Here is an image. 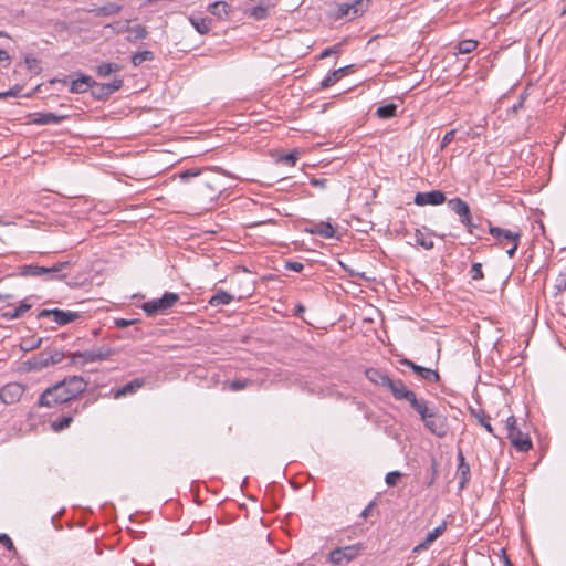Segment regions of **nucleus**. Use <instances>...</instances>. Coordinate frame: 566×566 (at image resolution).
Instances as JSON below:
<instances>
[{
    "mask_svg": "<svg viewBox=\"0 0 566 566\" xmlns=\"http://www.w3.org/2000/svg\"><path fill=\"white\" fill-rule=\"evenodd\" d=\"M87 381L81 376L65 377L63 380L46 388L39 398L41 407L52 408L76 399L86 390Z\"/></svg>",
    "mask_w": 566,
    "mask_h": 566,
    "instance_id": "nucleus-1",
    "label": "nucleus"
},
{
    "mask_svg": "<svg viewBox=\"0 0 566 566\" xmlns=\"http://www.w3.org/2000/svg\"><path fill=\"white\" fill-rule=\"evenodd\" d=\"M489 233L495 239V244L501 249H506L509 258H513L520 245L522 237L521 231H512L509 229H502L500 227L492 226L489 222Z\"/></svg>",
    "mask_w": 566,
    "mask_h": 566,
    "instance_id": "nucleus-2",
    "label": "nucleus"
},
{
    "mask_svg": "<svg viewBox=\"0 0 566 566\" xmlns=\"http://www.w3.org/2000/svg\"><path fill=\"white\" fill-rule=\"evenodd\" d=\"M70 268V262H56L49 266L29 264L21 268V274L24 276H45L46 279H64L66 274L62 273Z\"/></svg>",
    "mask_w": 566,
    "mask_h": 566,
    "instance_id": "nucleus-3",
    "label": "nucleus"
},
{
    "mask_svg": "<svg viewBox=\"0 0 566 566\" xmlns=\"http://www.w3.org/2000/svg\"><path fill=\"white\" fill-rule=\"evenodd\" d=\"M505 429L507 431V439L516 451L527 452L532 449L533 443L530 436L517 427V420L514 416H510L506 419Z\"/></svg>",
    "mask_w": 566,
    "mask_h": 566,
    "instance_id": "nucleus-4",
    "label": "nucleus"
},
{
    "mask_svg": "<svg viewBox=\"0 0 566 566\" xmlns=\"http://www.w3.org/2000/svg\"><path fill=\"white\" fill-rule=\"evenodd\" d=\"M389 390L396 400L408 402L420 415L421 419L424 420V403L417 399L416 394L408 389L402 380L395 379Z\"/></svg>",
    "mask_w": 566,
    "mask_h": 566,
    "instance_id": "nucleus-5",
    "label": "nucleus"
},
{
    "mask_svg": "<svg viewBox=\"0 0 566 566\" xmlns=\"http://www.w3.org/2000/svg\"><path fill=\"white\" fill-rule=\"evenodd\" d=\"M179 301V294L165 292L161 297L143 303L142 308L148 316L165 313Z\"/></svg>",
    "mask_w": 566,
    "mask_h": 566,
    "instance_id": "nucleus-6",
    "label": "nucleus"
},
{
    "mask_svg": "<svg viewBox=\"0 0 566 566\" xmlns=\"http://www.w3.org/2000/svg\"><path fill=\"white\" fill-rule=\"evenodd\" d=\"M448 207L459 217V221L467 228L469 233L474 234V230L478 228L473 223L472 214L469 205L461 198H453L448 201Z\"/></svg>",
    "mask_w": 566,
    "mask_h": 566,
    "instance_id": "nucleus-7",
    "label": "nucleus"
},
{
    "mask_svg": "<svg viewBox=\"0 0 566 566\" xmlns=\"http://www.w3.org/2000/svg\"><path fill=\"white\" fill-rule=\"evenodd\" d=\"M427 429L439 438H444L450 431L447 417L442 413L434 412L431 407L427 405Z\"/></svg>",
    "mask_w": 566,
    "mask_h": 566,
    "instance_id": "nucleus-8",
    "label": "nucleus"
},
{
    "mask_svg": "<svg viewBox=\"0 0 566 566\" xmlns=\"http://www.w3.org/2000/svg\"><path fill=\"white\" fill-rule=\"evenodd\" d=\"M358 553L359 548L355 545L337 547L328 554V562L342 566L355 559Z\"/></svg>",
    "mask_w": 566,
    "mask_h": 566,
    "instance_id": "nucleus-9",
    "label": "nucleus"
},
{
    "mask_svg": "<svg viewBox=\"0 0 566 566\" xmlns=\"http://www.w3.org/2000/svg\"><path fill=\"white\" fill-rule=\"evenodd\" d=\"M50 316L53 317V321L59 326H64L69 323L76 321L80 317V314L77 312L64 311L60 308H44L40 311L38 314V318H44Z\"/></svg>",
    "mask_w": 566,
    "mask_h": 566,
    "instance_id": "nucleus-10",
    "label": "nucleus"
},
{
    "mask_svg": "<svg viewBox=\"0 0 566 566\" xmlns=\"http://www.w3.org/2000/svg\"><path fill=\"white\" fill-rule=\"evenodd\" d=\"M24 387L19 382H9L0 389V403L8 406L20 401Z\"/></svg>",
    "mask_w": 566,
    "mask_h": 566,
    "instance_id": "nucleus-11",
    "label": "nucleus"
},
{
    "mask_svg": "<svg viewBox=\"0 0 566 566\" xmlns=\"http://www.w3.org/2000/svg\"><path fill=\"white\" fill-rule=\"evenodd\" d=\"M123 84H124V81L122 78H114L109 83H97L95 81V84L92 87V96L95 99H99V101L106 99L113 93L120 90Z\"/></svg>",
    "mask_w": 566,
    "mask_h": 566,
    "instance_id": "nucleus-12",
    "label": "nucleus"
},
{
    "mask_svg": "<svg viewBox=\"0 0 566 566\" xmlns=\"http://www.w3.org/2000/svg\"><path fill=\"white\" fill-rule=\"evenodd\" d=\"M65 355L62 350L50 349L41 352L38 357L34 358L32 366L34 368H44L51 365L61 363Z\"/></svg>",
    "mask_w": 566,
    "mask_h": 566,
    "instance_id": "nucleus-13",
    "label": "nucleus"
},
{
    "mask_svg": "<svg viewBox=\"0 0 566 566\" xmlns=\"http://www.w3.org/2000/svg\"><path fill=\"white\" fill-rule=\"evenodd\" d=\"M31 307L32 304L30 303L29 298L20 301L17 306L8 303L7 305L0 307L1 317L7 321L17 319L22 317Z\"/></svg>",
    "mask_w": 566,
    "mask_h": 566,
    "instance_id": "nucleus-14",
    "label": "nucleus"
},
{
    "mask_svg": "<svg viewBox=\"0 0 566 566\" xmlns=\"http://www.w3.org/2000/svg\"><path fill=\"white\" fill-rule=\"evenodd\" d=\"M457 459L458 467L455 471V476L458 479L459 490H463L471 479L470 464L467 462L461 449H459L458 451Z\"/></svg>",
    "mask_w": 566,
    "mask_h": 566,
    "instance_id": "nucleus-15",
    "label": "nucleus"
},
{
    "mask_svg": "<svg viewBox=\"0 0 566 566\" xmlns=\"http://www.w3.org/2000/svg\"><path fill=\"white\" fill-rule=\"evenodd\" d=\"M76 77L71 81L69 91L73 94H83L88 90L92 91L93 85L95 84V80L86 74L78 73L75 74Z\"/></svg>",
    "mask_w": 566,
    "mask_h": 566,
    "instance_id": "nucleus-16",
    "label": "nucleus"
},
{
    "mask_svg": "<svg viewBox=\"0 0 566 566\" xmlns=\"http://www.w3.org/2000/svg\"><path fill=\"white\" fill-rule=\"evenodd\" d=\"M32 118L30 119L31 124L34 125H50V124H60L64 119L67 118L65 115H57L55 113H43L38 112L31 115Z\"/></svg>",
    "mask_w": 566,
    "mask_h": 566,
    "instance_id": "nucleus-17",
    "label": "nucleus"
},
{
    "mask_svg": "<svg viewBox=\"0 0 566 566\" xmlns=\"http://www.w3.org/2000/svg\"><path fill=\"white\" fill-rule=\"evenodd\" d=\"M144 384H145L144 379L135 378V379L128 381L127 384H125L124 386L113 389V397L115 399H119L122 397L133 395V394L137 392V390H139L144 386Z\"/></svg>",
    "mask_w": 566,
    "mask_h": 566,
    "instance_id": "nucleus-18",
    "label": "nucleus"
},
{
    "mask_svg": "<svg viewBox=\"0 0 566 566\" xmlns=\"http://www.w3.org/2000/svg\"><path fill=\"white\" fill-rule=\"evenodd\" d=\"M366 378L375 385L388 388L392 385L395 379H391L388 375L384 374L377 368H368L365 371Z\"/></svg>",
    "mask_w": 566,
    "mask_h": 566,
    "instance_id": "nucleus-19",
    "label": "nucleus"
},
{
    "mask_svg": "<svg viewBox=\"0 0 566 566\" xmlns=\"http://www.w3.org/2000/svg\"><path fill=\"white\" fill-rule=\"evenodd\" d=\"M306 231L324 239H332L335 237V228L329 222L325 221L313 224L311 228H307Z\"/></svg>",
    "mask_w": 566,
    "mask_h": 566,
    "instance_id": "nucleus-20",
    "label": "nucleus"
},
{
    "mask_svg": "<svg viewBox=\"0 0 566 566\" xmlns=\"http://www.w3.org/2000/svg\"><path fill=\"white\" fill-rule=\"evenodd\" d=\"M353 67V65H347L339 67L337 70H334L332 73H329L322 82L321 87L327 88L335 83H337L345 74L348 73V71Z\"/></svg>",
    "mask_w": 566,
    "mask_h": 566,
    "instance_id": "nucleus-21",
    "label": "nucleus"
},
{
    "mask_svg": "<svg viewBox=\"0 0 566 566\" xmlns=\"http://www.w3.org/2000/svg\"><path fill=\"white\" fill-rule=\"evenodd\" d=\"M122 9L123 7L116 2H107L104 6L90 10V12L94 13L96 17H112L119 13Z\"/></svg>",
    "mask_w": 566,
    "mask_h": 566,
    "instance_id": "nucleus-22",
    "label": "nucleus"
},
{
    "mask_svg": "<svg viewBox=\"0 0 566 566\" xmlns=\"http://www.w3.org/2000/svg\"><path fill=\"white\" fill-rule=\"evenodd\" d=\"M234 300V296L231 295L230 293L223 291V290H219L216 294H213L210 300H209V304L211 306H221V305H228L230 304L232 301Z\"/></svg>",
    "mask_w": 566,
    "mask_h": 566,
    "instance_id": "nucleus-23",
    "label": "nucleus"
},
{
    "mask_svg": "<svg viewBox=\"0 0 566 566\" xmlns=\"http://www.w3.org/2000/svg\"><path fill=\"white\" fill-rule=\"evenodd\" d=\"M208 10L218 19H224L230 12V6L226 1H216L209 6Z\"/></svg>",
    "mask_w": 566,
    "mask_h": 566,
    "instance_id": "nucleus-24",
    "label": "nucleus"
},
{
    "mask_svg": "<svg viewBox=\"0 0 566 566\" xmlns=\"http://www.w3.org/2000/svg\"><path fill=\"white\" fill-rule=\"evenodd\" d=\"M471 416H473L481 426L485 428L488 432L493 434V427L490 423V416L485 413L483 409H470Z\"/></svg>",
    "mask_w": 566,
    "mask_h": 566,
    "instance_id": "nucleus-25",
    "label": "nucleus"
},
{
    "mask_svg": "<svg viewBox=\"0 0 566 566\" xmlns=\"http://www.w3.org/2000/svg\"><path fill=\"white\" fill-rule=\"evenodd\" d=\"M190 23L196 29V31L200 34H207L211 28V20L208 18H190Z\"/></svg>",
    "mask_w": 566,
    "mask_h": 566,
    "instance_id": "nucleus-26",
    "label": "nucleus"
},
{
    "mask_svg": "<svg viewBox=\"0 0 566 566\" xmlns=\"http://www.w3.org/2000/svg\"><path fill=\"white\" fill-rule=\"evenodd\" d=\"M122 66L117 63H102L96 66L95 72L99 77H106L112 73L119 72Z\"/></svg>",
    "mask_w": 566,
    "mask_h": 566,
    "instance_id": "nucleus-27",
    "label": "nucleus"
},
{
    "mask_svg": "<svg viewBox=\"0 0 566 566\" xmlns=\"http://www.w3.org/2000/svg\"><path fill=\"white\" fill-rule=\"evenodd\" d=\"M72 361L74 364L81 363V364H87V363H94L97 361L95 357V352L93 350H85V352H76L72 354Z\"/></svg>",
    "mask_w": 566,
    "mask_h": 566,
    "instance_id": "nucleus-28",
    "label": "nucleus"
},
{
    "mask_svg": "<svg viewBox=\"0 0 566 566\" xmlns=\"http://www.w3.org/2000/svg\"><path fill=\"white\" fill-rule=\"evenodd\" d=\"M478 46V41L472 39H467L458 42L455 45L457 54H469L473 52Z\"/></svg>",
    "mask_w": 566,
    "mask_h": 566,
    "instance_id": "nucleus-29",
    "label": "nucleus"
},
{
    "mask_svg": "<svg viewBox=\"0 0 566 566\" xmlns=\"http://www.w3.org/2000/svg\"><path fill=\"white\" fill-rule=\"evenodd\" d=\"M370 0H355L349 3L352 19L361 15L369 7Z\"/></svg>",
    "mask_w": 566,
    "mask_h": 566,
    "instance_id": "nucleus-30",
    "label": "nucleus"
},
{
    "mask_svg": "<svg viewBox=\"0 0 566 566\" xmlns=\"http://www.w3.org/2000/svg\"><path fill=\"white\" fill-rule=\"evenodd\" d=\"M212 174H213V171L208 168H205V169L190 168V169H186V170L181 171L179 174V178L182 181H188L190 178H193V177H198V176H202V175H212Z\"/></svg>",
    "mask_w": 566,
    "mask_h": 566,
    "instance_id": "nucleus-31",
    "label": "nucleus"
},
{
    "mask_svg": "<svg viewBox=\"0 0 566 566\" xmlns=\"http://www.w3.org/2000/svg\"><path fill=\"white\" fill-rule=\"evenodd\" d=\"M447 530V521H442L432 531L427 533V546L438 539Z\"/></svg>",
    "mask_w": 566,
    "mask_h": 566,
    "instance_id": "nucleus-32",
    "label": "nucleus"
},
{
    "mask_svg": "<svg viewBox=\"0 0 566 566\" xmlns=\"http://www.w3.org/2000/svg\"><path fill=\"white\" fill-rule=\"evenodd\" d=\"M446 201V196L440 190L427 191V205L438 206Z\"/></svg>",
    "mask_w": 566,
    "mask_h": 566,
    "instance_id": "nucleus-33",
    "label": "nucleus"
},
{
    "mask_svg": "<svg viewBox=\"0 0 566 566\" xmlns=\"http://www.w3.org/2000/svg\"><path fill=\"white\" fill-rule=\"evenodd\" d=\"M132 36L128 38L129 41L143 40L148 35V31L144 25H134L129 27L128 31Z\"/></svg>",
    "mask_w": 566,
    "mask_h": 566,
    "instance_id": "nucleus-34",
    "label": "nucleus"
},
{
    "mask_svg": "<svg viewBox=\"0 0 566 566\" xmlns=\"http://www.w3.org/2000/svg\"><path fill=\"white\" fill-rule=\"evenodd\" d=\"M397 106L395 104H387L377 108L376 114L378 117L388 119L396 116Z\"/></svg>",
    "mask_w": 566,
    "mask_h": 566,
    "instance_id": "nucleus-35",
    "label": "nucleus"
},
{
    "mask_svg": "<svg viewBox=\"0 0 566 566\" xmlns=\"http://www.w3.org/2000/svg\"><path fill=\"white\" fill-rule=\"evenodd\" d=\"M252 381L244 378L234 379L232 381H227L224 386L231 391H240L245 389Z\"/></svg>",
    "mask_w": 566,
    "mask_h": 566,
    "instance_id": "nucleus-36",
    "label": "nucleus"
},
{
    "mask_svg": "<svg viewBox=\"0 0 566 566\" xmlns=\"http://www.w3.org/2000/svg\"><path fill=\"white\" fill-rule=\"evenodd\" d=\"M154 59V54L151 51H148V50H145V51H139V52H136L133 56H132V63L135 65V66H138L140 65L142 63H144L145 61H150Z\"/></svg>",
    "mask_w": 566,
    "mask_h": 566,
    "instance_id": "nucleus-37",
    "label": "nucleus"
},
{
    "mask_svg": "<svg viewBox=\"0 0 566 566\" xmlns=\"http://www.w3.org/2000/svg\"><path fill=\"white\" fill-rule=\"evenodd\" d=\"M72 421V416H61L52 422V428L54 431H61L69 428Z\"/></svg>",
    "mask_w": 566,
    "mask_h": 566,
    "instance_id": "nucleus-38",
    "label": "nucleus"
},
{
    "mask_svg": "<svg viewBox=\"0 0 566 566\" xmlns=\"http://www.w3.org/2000/svg\"><path fill=\"white\" fill-rule=\"evenodd\" d=\"M249 15L256 21L265 20L269 17L268 8L263 6H256L251 9Z\"/></svg>",
    "mask_w": 566,
    "mask_h": 566,
    "instance_id": "nucleus-39",
    "label": "nucleus"
},
{
    "mask_svg": "<svg viewBox=\"0 0 566 566\" xmlns=\"http://www.w3.org/2000/svg\"><path fill=\"white\" fill-rule=\"evenodd\" d=\"M94 352L97 361L106 360L114 355V349L108 346H102L97 349H94Z\"/></svg>",
    "mask_w": 566,
    "mask_h": 566,
    "instance_id": "nucleus-40",
    "label": "nucleus"
},
{
    "mask_svg": "<svg viewBox=\"0 0 566 566\" xmlns=\"http://www.w3.org/2000/svg\"><path fill=\"white\" fill-rule=\"evenodd\" d=\"M555 295H558L566 291V273L560 272L554 282Z\"/></svg>",
    "mask_w": 566,
    "mask_h": 566,
    "instance_id": "nucleus-41",
    "label": "nucleus"
},
{
    "mask_svg": "<svg viewBox=\"0 0 566 566\" xmlns=\"http://www.w3.org/2000/svg\"><path fill=\"white\" fill-rule=\"evenodd\" d=\"M399 363L411 368L420 378H424V366L416 365L407 358L400 359Z\"/></svg>",
    "mask_w": 566,
    "mask_h": 566,
    "instance_id": "nucleus-42",
    "label": "nucleus"
},
{
    "mask_svg": "<svg viewBox=\"0 0 566 566\" xmlns=\"http://www.w3.org/2000/svg\"><path fill=\"white\" fill-rule=\"evenodd\" d=\"M343 43H336L333 46L324 49L319 55V59H326L333 54H339L342 52Z\"/></svg>",
    "mask_w": 566,
    "mask_h": 566,
    "instance_id": "nucleus-43",
    "label": "nucleus"
},
{
    "mask_svg": "<svg viewBox=\"0 0 566 566\" xmlns=\"http://www.w3.org/2000/svg\"><path fill=\"white\" fill-rule=\"evenodd\" d=\"M470 274L473 281L482 280L484 277L482 264L479 262L473 263L470 270Z\"/></svg>",
    "mask_w": 566,
    "mask_h": 566,
    "instance_id": "nucleus-44",
    "label": "nucleus"
},
{
    "mask_svg": "<svg viewBox=\"0 0 566 566\" xmlns=\"http://www.w3.org/2000/svg\"><path fill=\"white\" fill-rule=\"evenodd\" d=\"M129 22V20H127L125 23L114 22L107 24L106 28H112L116 33H124L128 31Z\"/></svg>",
    "mask_w": 566,
    "mask_h": 566,
    "instance_id": "nucleus-45",
    "label": "nucleus"
},
{
    "mask_svg": "<svg viewBox=\"0 0 566 566\" xmlns=\"http://www.w3.org/2000/svg\"><path fill=\"white\" fill-rule=\"evenodd\" d=\"M298 159V151H291L284 156L281 157V161L289 165L294 166Z\"/></svg>",
    "mask_w": 566,
    "mask_h": 566,
    "instance_id": "nucleus-46",
    "label": "nucleus"
},
{
    "mask_svg": "<svg viewBox=\"0 0 566 566\" xmlns=\"http://www.w3.org/2000/svg\"><path fill=\"white\" fill-rule=\"evenodd\" d=\"M401 478V473L399 471H391L386 474V483L389 486H395L398 480Z\"/></svg>",
    "mask_w": 566,
    "mask_h": 566,
    "instance_id": "nucleus-47",
    "label": "nucleus"
},
{
    "mask_svg": "<svg viewBox=\"0 0 566 566\" xmlns=\"http://www.w3.org/2000/svg\"><path fill=\"white\" fill-rule=\"evenodd\" d=\"M433 382L434 384L440 382V375L438 374L437 370L427 368V387Z\"/></svg>",
    "mask_w": 566,
    "mask_h": 566,
    "instance_id": "nucleus-48",
    "label": "nucleus"
},
{
    "mask_svg": "<svg viewBox=\"0 0 566 566\" xmlns=\"http://www.w3.org/2000/svg\"><path fill=\"white\" fill-rule=\"evenodd\" d=\"M431 469H432V478L429 482H427V486L431 485L433 483V481L439 476V473H440V463L434 458H432V460H431Z\"/></svg>",
    "mask_w": 566,
    "mask_h": 566,
    "instance_id": "nucleus-49",
    "label": "nucleus"
},
{
    "mask_svg": "<svg viewBox=\"0 0 566 566\" xmlns=\"http://www.w3.org/2000/svg\"><path fill=\"white\" fill-rule=\"evenodd\" d=\"M455 134H457L455 129H451V130L447 132L442 138L440 149H443L444 147H447L455 138Z\"/></svg>",
    "mask_w": 566,
    "mask_h": 566,
    "instance_id": "nucleus-50",
    "label": "nucleus"
},
{
    "mask_svg": "<svg viewBox=\"0 0 566 566\" xmlns=\"http://www.w3.org/2000/svg\"><path fill=\"white\" fill-rule=\"evenodd\" d=\"M337 15L339 18L348 17L349 19H352V12H350L349 3H340V4H338Z\"/></svg>",
    "mask_w": 566,
    "mask_h": 566,
    "instance_id": "nucleus-51",
    "label": "nucleus"
},
{
    "mask_svg": "<svg viewBox=\"0 0 566 566\" xmlns=\"http://www.w3.org/2000/svg\"><path fill=\"white\" fill-rule=\"evenodd\" d=\"M21 86L20 85H15L13 87H11L10 90L8 91H4V92H0V99H3L6 97H9V96H18L20 91H21Z\"/></svg>",
    "mask_w": 566,
    "mask_h": 566,
    "instance_id": "nucleus-52",
    "label": "nucleus"
},
{
    "mask_svg": "<svg viewBox=\"0 0 566 566\" xmlns=\"http://www.w3.org/2000/svg\"><path fill=\"white\" fill-rule=\"evenodd\" d=\"M285 269L294 272H301L304 269V264L297 261H286Z\"/></svg>",
    "mask_w": 566,
    "mask_h": 566,
    "instance_id": "nucleus-53",
    "label": "nucleus"
},
{
    "mask_svg": "<svg viewBox=\"0 0 566 566\" xmlns=\"http://www.w3.org/2000/svg\"><path fill=\"white\" fill-rule=\"evenodd\" d=\"M0 543L8 549V551H14V545H13V542L11 541V538L4 534V533H1L0 534Z\"/></svg>",
    "mask_w": 566,
    "mask_h": 566,
    "instance_id": "nucleus-54",
    "label": "nucleus"
},
{
    "mask_svg": "<svg viewBox=\"0 0 566 566\" xmlns=\"http://www.w3.org/2000/svg\"><path fill=\"white\" fill-rule=\"evenodd\" d=\"M202 185H205L207 188H209L213 195L217 192H220L219 187H217L214 185V180H212L211 178H208L207 176H205V178L202 179Z\"/></svg>",
    "mask_w": 566,
    "mask_h": 566,
    "instance_id": "nucleus-55",
    "label": "nucleus"
},
{
    "mask_svg": "<svg viewBox=\"0 0 566 566\" xmlns=\"http://www.w3.org/2000/svg\"><path fill=\"white\" fill-rule=\"evenodd\" d=\"M137 322V319H125V318H115L114 325L118 328H125L129 325H133Z\"/></svg>",
    "mask_w": 566,
    "mask_h": 566,
    "instance_id": "nucleus-56",
    "label": "nucleus"
},
{
    "mask_svg": "<svg viewBox=\"0 0 566 566\" xmlns=\"http://www.w3.org/2000/svg\"><path fill=\"white\" fill-rule=\"evenodd\" d=\"M24 63L30 71H34L39 67V60L33 56H25Z\"/></svg>",
    "mask_w": 566,
    "mask_h": 566,
    "instance_id": "nucleus-57",
    "label": "nucleus"
},
{
    "mask_svg": "<svg viewBox=\"0 0 566 566\" xmlns=\"http://www.w3.org/2000/svg\"><path fill=\"white\" fill-rule=\"evenodd\" d=\"M311 185L313 187H316V188H319V189H325L327 187V179H324V178H312L311 179Z\"/></svg>",
    "mask_w": 566,
    "mask_h": 566,
    "instance_id": "nucleus-58",
    "label": "nucleus"
},
{
    "mask_svg": "<svg viewBox=\"0 0 566 566\" xmlns=\"http://www.w3.org/2000/svg\"><path fill=\"white\" fill-rule=\"evenodd\" d=\"M501 552L500 560L503 563V566H514L506 555L505 549H502Z\"/></svg>",
    "mask_w": 566,
    "mask_h": 566,
    "instance_id": "nucleus-59",
    "label": "nucleus"
},
{
    "mask_svg": "<svg viewBox=\"0 0 566 566\" xmlns=\"http://www.w3.org/2000/svg\"><path fill=\"white\" fill-rule=\"evenodd\" d=\"M415 235H416V243L424 247V234L419 229H417Z\"/></svg>",
    "mask_w": 566,
    "mask_h": 566,
    "instance_id": "nucleus-60",
    "label": "nucleus"
},
{
    "mask_svg": "<svg viewBox=\"0 0 566 566\" xmlns=\"http://www.w3.org/2000/svg\"><path fill=\"white\" fill-rule=\"evenodd\" d=\"M10 61H11V57H10L9 53L6 50L0 48V63L7 62V64H9Z\"/></svg>",
    "mask_w": 566,
    "mask_h": 566,
    "instance_id": "nucleus-61",
    "label": "nucleus"
},
{
    "mask_svg": "<svg viewBox=\"0 0 566 566\" xmlns=\"http://www.w3.org/2000/svg\"><path fill=\"white\" fill-rule=\"evenodd\" d=\"M415 202H416L418 206H424V192H418V193L415 196Z\"/></svg>",
    "mask_w": 566,
    "mask_h": 566,
    "instance_id": "nucleus-62",
    "label": "nucleus"
},
{
    "mask_svg": "<svg viewBox=\"0 0 566 566\" xmlns=\"http://www.w3.org/2000/svg\"><path fill=\"white\" fill-rule=\"evenodd\" d=\"M87 406H88V402H87V401H85V402H83V403H81V405H77V406L75 407L74 411H75L76 413H77V412H81V411H83Z\"/></svg>",
    "mask_w": 566,
    "mask_h": 566,
    "instance_id": "nucleus-63",
    "label": "nucleus"
},
{
    "mask_svg": "<svg viewBox=\"0 0 566 566\" xmlns=\"http://www.w3.org/2000/svg\"><path fill=\"white\" fill-rule=\"evenodd\" d=\"M370 509H371V504H370V505H368L367 507H365V509L363 510V512H361V514H360V515H361L363 517H367V516H368V514H369V512H370Z\"/></svg>",
    "mask_w": 566,
    "mask_h": 566,
    "instance_id": "nucleus-64",
    "label": "nucleus"
}]
</instances>
